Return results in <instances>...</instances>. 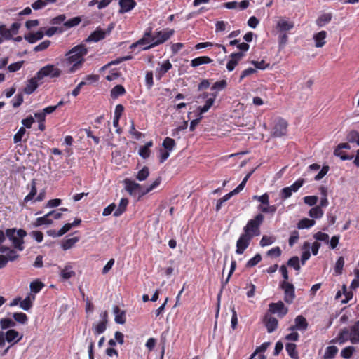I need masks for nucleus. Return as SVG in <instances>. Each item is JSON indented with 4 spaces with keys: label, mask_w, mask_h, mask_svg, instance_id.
<instances>
[{
    "label": "nucleus",
    "mask_w": 359,
    "mask_h": 359,
    "mask_svg": "<svg viewBox=\"0 0 359 359\" xmlns=\"http://www.w3.org/2000/svg\"><path fill=\"white\" fill-rule=\"evenodd\" d=\"M88 49L83 44L77 45L69 50L62 61V67L67 73L72 74L81 69L85 62Z\"/></svg>",
    "instance_id": "obj_1"
},
{
    "label": "nucleus",
    "mask_w": 359,
    "mask_h": 359,
    "mask_svg": "<svg viewBox=\"0 0 359 359\" xmlns=\"http://www.w3.org/2000/svg\"><path fill=\"white\" fill-rule=\"evenodd\" d=\"M6 235L12 242L14 248L20 251L24 249V238L27 233L22 229H8L6 231Z\"/></svg>",
    "instance_id": "obj_2"
},
{
    "label": "nucleus",
    "mask_w": 359,
    "mask_h": 359,
    "mask_svg": "<svg viewBox=\"0 0 359 359\" xmlns=\"http://www.w3.org/2000/svg\"><path fill=\"white\" fill-rule=\"evenodd\" d=\"M252 198L259 203V205L257 208L260 212L259 213L273 215L276 212L277 207L275 205H270L269 195L267 193H264L261 196L254 195Z\"/></svg>",
    "instance_id": "obj_3"
},
{
    "label": "nucleus",
    "mask_w": 359,
    "mask_h": 359,
    "mask_svg": "<svg viewBox=\"0 0 359 359\" xmlns=\"http://www.w3.org/2000/svg\"><path fill=\"white\" fill-rule=\"evenodd\" d=\"M264 217L262 213H258L253 219H250L244 227V233L253 237L260 233L259 226L264 221Z\"/></svg>",
    "instance_id": "obj_4"
},
{
    "label": "nucleus",
    "mask_w": 359,
    "mask_h": 359,
    "mask_svg": "<svg viewBox=\"0 0 359 359\" xmlns=\"http://www.w3.org/2000/svg\"><path fill=\"white\" fill-rule=\"evenodd\" d=\"M217 97V94L213 93L211 97H209L206 101L205 104L203 106H200L197 108V111L198 112V117L194 120H192L190 123V130L194 131L196 127V126L199 123L202 118V115L207 112L211 107L215 103V99Z\"/></svg>",
    "instance_id": "obj_5"
},
{
    "label": "nucleus",
    "mask_w": 359,
    "mask_h": 359,
    "mask_svg": "<svg viewBox=\"0 0 359 359\" xmlns=\"http://www.w3.org/2000/svg\"><path fill=\"white\" fill-rule=\"evenodd\" d=\"M61 70L53 65H47L37 72V78L43 80L45 77L56 78L61 74Z\"/></svg>",
    "instance_id": "obj_6"
},
{
    "label": "nucleus",
    "mask_w": 359,
    "mask_h": 359,
    "mask_svg": "<svg viewBox=\"0 0 359 359\" xmlns=\"http://www.w3.org/2000/svg\"><path fill=\"white\" fill-rule=\"evenodd\" d=\"M287 123L281 118L274 119L271 129V135L280 137L287 134Z\"/></svg>",
    "instance_id": "obj_7"
},
{
    "label": "nucleus",
    "mask_w": 359,
    "mask_h": 359,
    "mask_svg": "<svg viewBox=\"0 0 359 359\" xmlns=\"http://www.w3.org/2000/svg\"><path fill=\"white\" fill-rule=\"evenodd\" d=\"M100 320L94 323L92 326V330L95 336H98L105 332L108 323V313L107 311H102L100 313Z\"/></svg>",
    "instance_id": "obj_8"
},
{
    "label": "nucleus",
    "mask_w": 359,
    "mask_h": 359,
    "mask_svg": "<svg viewBox=\"0 0 359 359\" xmlns=\"http://www.w3.org/2000/svg\"><path fill=\"white\" fill-rule=\"evenodd\" d=\"M113 28L114 25L112 24L109 25L107 29H103L101 27H97L96 29L86 39V41L98 42L99 41L105 39L107 36L109 35Z\"/></svg>",
    "instance_id": "obj_9"
},
{
    "label": "nucleus",
    "mask_w": 359,
    "mask_h": 359,
    "mask_svg": "<svg viewBox=\"0 0 359 359\" xmlns=\"http://www.w3.org/2000/svg\"><path fill=\"white\" fill-rule=\"evenodd\" d=\"M305 183V180L299 178L296 180L291 186L283 188L280 191V196L283 200L290 198L293 193L298 191V190Z\"/></svg>",
    "instance_id": "obj_10"
},
{
    "label": "nucleus",
    "mask_w": 359,
    "mask_h": 359,
    "mask_svg": "<svg viewBox=\"0 0 359 359\" xmlns=\"http://www.w3.org/2000/svg\"><path fill=\"white\" fill-rule=\"evenodd\" d=\"M173 34V31H160L151 34L152 43L150 46L153 48L163 43Z\"/></svg>",
    "instance_id": "obj_11"
},
{
    "label": "nucleus",
    "mask_w": 359,
    "mask_h": 359,
    "mask_svg": "<svg viewBox=\"0 0 359 359\" xmlns=\"http://www.w3.org/2000/svg\"><path fill=\"white\" fill-rule=\"evenodd\" d=\"M125 189L130 195H137L142 196V191L144 190V188H142V186L135 182V181L130 180L129 179H126L124 180Z\"/></svg>",
    "instance_id": "obj_12"
},
{
    "label": "nucleus",
    "mask_w": 359,
    "mask_h": 359,
    "mask_svg": "<svg viewBox=\"0 0 359 359\" xmlns=\"http://www.w3.org/2000/svg\"><path fill=\"white\" fill-rule=\"evenodd\" d=\"M252 237L243 233L241 235L236 243V252L238 255L243 253L245 250L248 247Z\"/></svg>",
    "instance_id": "obj_13"
},
{
    "label": "nucleus",
    "mask_w": 359,
    "mask_h": 359,
    "mask_svg": "<svg viewBox=\"0 0 359 359\" xmlns=\"http://www.w3.org/2000/svg\"><path fill=\"white\" fill-rule=\"evenodd\" d=\"M281 287L284 290L285 293V301L290 304L294 299V287L292 284L288 283L287 281H283L281 283Z\"/></svg>",
    "instance_id": "obj_14"
},
{
    "label": "nucleus",
    "mask_w": 359,
    "mask_h": 359,
    "mask_svg": "<svg viewBox=\"0 0 359 359\" xmlns=\"http://www.w3.org/2000/svg\"><path fill=\"white\" fill-rule=\"evenodd\" d=\"M227 86V82L226 80H221L215 82L211 87V90L213 91L212 94H209L208 93H203L198 96V98L206 99V100L212 97L213 93H216L219 91L224 90Z\"/></svg>",
    "instance_id": "obj_15"
},
{
    "label": "nucleus",
    "mask_w": 359,
    "mask_h": 359,
    "mask_svg": "<svg viewBox=\"0 0 359 359\" xmlns=\"http://www.w3.org/2000/svg\"><path fill=\"white\" fill-rule=\"evenodd\" d=\"M22 337V334L13 329L8 330L7 332H4L5 341L12 346L20 341Z\"/></svg>",
    "instance_id": "obj_16"
},
{
    "label": "nucleus",
    "mask_w": 359,
    "mask_h": 359,
    "mask_svg": "<svg viewBox=\"0 0 359 359\" xmlns=\"http://www.w3.org/2000/svg\"><path fill=\"white\" fill-rule=\"evenodd\" d=\"M269 309L271 313H276L280 317H283L288 311L287 308L285 306L281 301L270 304Z\"/></svg>",
    "instance_id": "obj_17"
},
{
    "label": "nucleus",
    "mask_w": 359,
    "mask_h": 359,
    "mask_svg": "<svg viewBox=\"0 0 359 359\" xmlns=\"http://www.w3.org/2000/svg\"><path fill=\"white\" fill-rule=\"evenodd\" d=\"M159 67L156 70V76L161 79L170 69L172 65L169 60H165L161 63H159Z\"/></svg>",
    "instance_id": "obj_18"
},
{
    "label": "nucleus",
    "mask_w": 359,
    "mask_h": 359,
    "mask_svg": "<svg viewBox=\"0 0 359 359\" xmlns=\"http://www.w3.org/2000/svg\"><path fill=\"white\" fill-rule=\"evenodd\" d=\"M244 57V54L243 53H232L230 55V60L226 64V68L229 72L233 71L236 65L238 64L239 61Z\"/></svg>",
    "instance_id": "obj_19"
},
{
    "label": "nucleus",
    "mask_w": 359,
    "mask_h": 359,
    "mask_svg": "<svg viewBox=\"0 0 359 359\" xmlns=\"http://www.w3.org/2000/svg\"><path fill=\"white\" fill-rule=\"evenodd\" d=\"M41 79L37 78V74L27 81V83L25 88V92L27 94H32L39 86V83L41 82Z\"/></svg>",
    "instance_id": "obj_20"
},
{
    "label": "nucleus",
    "mask_w": 359,
    "mask_h": 359,
    "mask_svg": "<svg viewBox=\"0 0 359 359\" xmlns=\"http://www.w3.org/2000/svg\"><path fill=\"white\" fill-rule=\"evenodd\" d=\"M120 6L119 13H125L132 11L136 6L135 0H119Z\"/></svg>",
    "instance_id": "obj_21"
},
{
    "label": "nucleus",
    "mask_w": 359,
    "mask_h": 359,
    "mask_svg": "<svg viewBox=\"0 0 359 359\" xmlns=\"http://www.w3.org/2000/svg\"><path fill=\"white\" fill-rule=\"evenodd\" d=\"M348 341H350L348 329L346 327L341 330L336 338L332 339L330 343H337L341 345Z\"/></svg>",
    "instance_id": "obj_22"
},
{
    "label": "nucleus",
    "mask_w": 359,
    "mask_h": 359,
    "mask_svg": "<svg viewBox=\"0 0 359 359\" xmlns=\"http://www.w3.org/2000/svg\"><path fill=\"white\" fill-rule=\"evenodd\" d=\"M307 327H308V323H307L306 318L304 316L299 315L294 319V325L291 327L290 328V330L291 331L296 330H306Z\"/></svg>",
    "instance_id": "obj_23"
},
{
    "label": "nucleus",
    "mask_w": 359,
    "mask_h": 359,
    "mask_svg": "<svg viewBox=\"0 0 359 359\" xmlns=\"http://www.w3.org/2000/svg\"><path fill=\"white\" fill-rule=\"evenodd\" d=\"M294 24L292 21L286 18H280L276 24L277 28L280 32H287L293 29Z\"/></svg>",
    "instance_id": "obj_24"
},
{
    "label": "nucleus",
    "mask_w": 359,
    "mask_h": 359,
    "mask_svg": "<svg viewBox=\"0 0 359 359\" xmlns=\"http://www.w3.org/2000/svg\"><path fill=\"white\" fill-rule=\"evenodd\" d=\"M327 32L320 31L313 34V39L316 48H321L326 43Z\"/></svg>",
    "instance_id": "obj_25"
},
{
    "label": "nucleus",
    "mask_w": 359,
    "mask_h": 359,
    "mask_svg": "<svg viewBox=\"0 0 359 359\" xmlns=\"http://www.w3.org/2000/svg\"><path fill=\"white\" fill-rule=\"evenodd\" d=\"M35 298L34 294L29 293L23 300L20 299V308L25 311H29L32 307Z\"/></svg>",
    "instance_id": "obj_26"
},
{
    "label": "nucleus",
    "mask_w": 359,
    "mask_h": 359,
    "mask_svg": "<svg viewBox=\"0 0 359 359\" xmlns=\"http://www.w3.org/2000/svg\"><path fill=\"white\" fill-rule=\"evenodd\" d=\"M350 341L353 344L359 343V326L353 325L348 327Z\"/></svg>",
    "instance_id": "obj_27"
},
{
    "label": "nucleus",
    "mask_w": 359,
    "mask_h": 359,
    "mask_svg": "<svg viewBox=\"0 0 359 359\" xmlns=\"http://www.w3.org/2000/svg\"><path fill=\"white\" fill-rule=\"evenodd\" d=\"M44 36V32L42 30H39L36 32H29L25 36V39L30 43H34L37 41L41 40Z\"/></svg>",
    "instance_id": "obj_28"
},
{
    "label": "nucleus",
    "mask_w": 359,
    "mask_h": 359,
    "mask_svg": "<svg viewBox=\"0 0 359 359\" xmlns=\"http://www.w3.org/2000/svg\"><path fill=\"white\" fill-rule=\"evenodd\" d=\"M153 146V142L149 141L145 145L140 147L138 154L144 159H147L151 154L150 148Z\"/></svg>",
    "instance_id": "obj_29"
},
{
    "label": "nucleus",
    "mask_w": 359,
    "mask_h": 359,
    "mask_svg": "<svg viewBox=\"0 0 359 359\" xmlns=\"http://www.w3.org/2000/svg\"><path fill=\"white\" fill-rule=\"evenodd\" d=\"M113 311L115 316V322L121 325L124 324L126 322L125 312L123 311H121L117 306H115L114 307Z\"/></svg>",
    "instance_id": "obj_30"
},
{
    "label": "nucleus",
    "mask_w": 359,
    "mask_h": 359,
    "mask_svg": "<svg viewBox=\"0 0 359 359\" xmlns=\"http://www.w3.org/2000/svg\"><path fill=\"white\" fill-rule=\"evenodd\" d=\"M53 222V220L50 219L49 212L43 217L36 218L34 223V226L37 227L42 225H50Z\"/></svg>",
    "instance_id": "obj_31"
},
{
    "label": "nucleus",
    "mask_w": 359,
    "mask_h": 359,
    "mask_svg": "<svg viewBox=\"0 0 359 359\" xmlns=\"http://www.w3.org/2000/svg\"><path fill=\"white\" fill-rule=\"evenodd\" d=\"M74 276L75 272L74 271L73 268L70 264L65 265V267L60 271V276L65 280L69 279Z\"/></svg>",
    "instance_id": "obj_32"
},
{
    "label": "nucleus",
    "mask_w": 359,
    "mask_h": 359,
    "mask_svg": "<svg viewBox=\"0 0 359 359\" xmlns=\"http://www.w3.org/2000/svg\"><path fill=\"white\" fill-rule=\"evenodd\" d=\"M136 48H138L139 50H146L153 47L150 46V45H148L144 40V39L142 37L135 43H132L130 46V48L132 50H135Z\"/></svg>",
    "instance_id": "obj_33"
},
{
    "label": "nucleus",
    "mask_w": 359,
    "mask_h": 359,
    "mask_svg": "<svg viewBox=\"0 0 359 359\" xmlns=\"http://www.w3.org/2000/svg\"><path fill=\"white\" fill-rule=\"evenodd\" d=\"M212 59L208 56H201L193 59L191 61V65L193 67H196L203 64H209L212 62Z\"/></svg>",
    "instance_id": "obj_34"
},
{
    "label": "nucleus",
    "mask_w": 359,
    "mask_h": 359,
    "mask_svg": "<svg viewBox=\"0 0 359 359\" xmlns=\"http://www.w3.org/2000/svg\"><path fill=\"white\" fill-rule=\"evenodd\" d=\"M310 248H311L310 243H309L307 241L304 243L302 248V257H301V261H302V264H304L306 261H307L310 258V256H311Z\"/></svg>",
    "instance_id": "obj_35"
},
{
    "label": "nucleus",
    "mask_w": 359,
    "mask_h": 359,
    "mask_svg": "<svg viewBox=\"0 0 359 359\" xmlns=\"http://www.w3.org/2000/svg\"><path fill=\"white\" fill-rule=\"evenodd\" d=\"M278 326V320L274 317L266 316V327L268 332H273Z\"/></svg>",
    "instance_id": "obj_36"
},
{
    "label": "nucleus",
    "mask_w": 359,
    "mask_h": 359,
    "mask_svg": "<svg viewBox=\"0 0 359 359\" xmlns=\"http://www.w3.org/2000/svg\"><path fill=\"white\" fill-rule=\"evenodd\" d=\"M316 224V222L314 219H311L309 218H304L299 221L297 223V228L299 229H309L312 226H313Z\"/></svg>",
    "instance_id": "obj_37"
},
{
    "label": "nucleus",
    "mask_w": 359,
    "mask_h": 359,
    "mask_svg": "<svg viewBox=\"0 0 359 359\" xmlns=\"http://www.w3.org/2000/svg\"><path fill=\"white\" fill-rule=\"evenodd\" d=\"M128 204V200L127 198H123L121 199L118 206L117 208H115V211L114 215L115 217H119L126 210V207Z\"/></svg>",
    "instance_id": "obj_38"
},
{
    "label": "nucleus",
    "mask_w": 359,
    "mask_h": 359,
    "mask_svg": "<svg viewBox=\"0 0 359 359\" xmlns=\"http://www.w3.org/2000/svg\"><path fill=\"white\" fill-rule=\"evenodd\" d=\"M337 353V347L334 346H330L325 348L323 358V359H333L334 358Z\"/></svg>",
    "instance_id": "obj_39"
},
{
    "label": "nucleus",
    "mask_w": 359,
    "mask_h": 359,
    "mask_svg": "<svg viewBox=\"0 0 359 359\" xmlns=\"http://www.w3.org/2000/svg\"><path fill=\"white\" fill-rule=\"evenodd\" d=\"M324 215V211L320 208V206H315L310 209L309 215L313 219H320Z\"/></svg>",
    "instance_id": "obj_40"
},
{
    "label": "nucleus",
    "mask_w": 359,
    "mask_h": 359,
    "mask_svg": "<svg viewBox=\"0 0 359 359\" xmlns=\"http://www.w3.org/2000/svg\"><path fill=\"white\" fill-rule=\"evenodd\" d=\"M79 241V238L76 236L67 238L62 242L61 246L64 250H67L72 248Z\"/></svg>",
    "instance_id": "obj_41"
},
{
    "label": "nucleus",
    "mask_w": 359,
    "mask_h": 359,
    "mask_svg": "<svg viewBox=\"0 0 359 359\" xmlns=\"http://www.w3.org/2000/svg\"><path fill=\"white\" fill-rule=\"evenodd\" d=\"M332 19V14L331 13H324L322 14L317 20H316V25L318 27H323L327 23L330 22Z\"/></svg>",
    "instance_id": "obj_42"
},
{
    "label": "nucleus",
    "mask_w": 359,
    "mask_h": 359,
    "mask_svg": "<svg viewBox=\"0 0 359 359\" xmlns=\"http://www.w3.org/2000/svg\"><path fill=\"white\" fill-rule=\"evenodd\" d=\"M285 349L288 355L293 359H299V353L296 348V345L289 343L286 345Z\"/></svg>",
    "instance_id": "obj_43"
},
{
    "label": "nucleus",
    "mask_w": 359,
    "mask_h": 359,
    "mask_svg": "<svg viewBox=\"0 0 359 359\" xmlns=\"http://www.w3.org/2000/svg\"><path fill=\"white\" fill-rule=\"evenodd\" d=\"M29 287L31 293L35 295V294L39 292L44 287V284L37 280L32 282Z\"/></svg>",
    "instance_id": "obj_44"
},
{
    "label": "nucleus",
    "mask_w": 359,
    "mask_h": 359,
    "mask_svg": "<svg viewBox=\"0 0 359 359\" xmlns=\"http://www.w3.org/2000/svg\"><path fill=\"white\" fill-rule=\"evenodd\" d=\"M355 351V348L352 346H348L343 348L341 351V356L344 359H349L351 358L354 352Z\"/></svg>",
    "instance_id": "obj_45"
},
{
    "label": "nucleus",
    "mask_w": 359,
    "mask_h": 359,
    "mask_svg": "<svg viewBox=\"0 0 359 359\" xmlns=\"http://www.w3.org/2000/svg\"><path fill=\"white\" fill-rule=\"evenodd\" d=\"M126 93L125 88L121 85H117L114 87L111 90V96L113 98L123 95Z\"/></svg>",
    "instance_id": "obj_46"
},
{
    "label": "nucleus",
    "mask_w": 359,
    "mask_h": 359,
    "mask_svg": "<svg viewBox=\"0 0 359 359\" xmlns=\"http://www.w3.org/2000/svg\"><path fill=\"white\" fill-rule=\"evenodd\" d=\"M163 147L165 150L171 152L175 147V142L173 139L167 137L163 140Z\"/></svg>",
    "instance_id": "obj_47"
},
{
    "label": "nucleus",
    "mask_w": 359,
    "mask_h": 359,
    "mask_svg": "<svg viewBox=\"0 0 359 359\" xmlns=\"http://www.w3.org/2000/svg\"><path fill=\"white\" fill-rule=\"evenodd\" d=\"M347 140L351 143H355L359 146V133L356 130L351 131L346 137Z\"/></svg>",
    "instance_id": "obj_48"
},
{
    "label": "nucleus",
    "mask_w": 359,
    "mask_h": 359,
    "mask_svg": "<svg viewBox=\"0 0 359 359\" xmlns=\"http://www.w3.org/2000/svg\"><path fill=\"white\" fill-rule=\"evenodd\" d=\"M149 175V170L147 166L142 168L136 175V178L139 181H144Z\"/></svg>",
    "instance_id": "obj_49"
},
{
    "label": "nucleus",
    "mask_w": 359,
    "mask_h": 359,
    "mask_svg": "<svg viewBox=\"0 0 359 359\" xmlns=\"http://www.w3.org/2000/svg\"><path fill=\"white\" fill-rule=\"evenodd\" d=\"M276 241V237L273 236H263L260 241V245L265 247L273 244Z\"/></svg>",
    "instance_id": "obj_50"
},
{
    "label": "nucleus",
    "mask_w": 359,
    "mask_h": 359,
    "mask_svg": "<svg viewBox=\"0 0 359 359\" xmlns=\"http://www.w3.org/2000/svg\"><path fill=\"white\" fill-rule=\"evenodd\" d=\"M161 182V178L160 177L156 179L150 185L144 188V190L142 191V195H145L156 189L160 184Z\"/></svg>",
    "instance_id": "obj_51"
},
{
    "label": "nucleus",
    "mask_w": 359,
    "mask_h": 359,
    "mask_svg": "<svg viewBox=\"0 0 359 359\" xmlns=\"http://www.w3.org/2000/svg\"><path fill=\"white\" fill-rule=\"evenodd\" d=\"M15 325L11 319L9 318H1L0 320V327L2 330H6L9 327H14Z\"/></svg>",
    "instance_id": "obj_52"
},
{
    "label": "nucleus",
    "mask_w": 359,
    "mask_h": 359,
    "mask_svg": "<svg viewBox=\"0 0 359 359\" xmlns=\"http://www.w3.org/2000/svg\"><path fill=\"white\" fill-rule=\"evenodd\" d=\"M334 155L337 157H339L343 161L351 160L353 158V156L346 155L343 150L337 147H336V149L334 151Z\"/></svg>",
    "instance_id": "obj_53"
},
{
    "label": "nucleus",
    "mask_w": 359,
    "mask_h": 359,
    "mask_svg": "<svg viewBox=\"0 0 359 359\" xmlns=\"http://www.w3.org/2000/svg\"><path fill=\"white\" fill-rule=\"evenodd\" d=\"M313 238L317 241H322L326 244H328V243H329V235L325 233H323L321 231H318L316 233H315L313 235Z\"/></svg>",
    "instance_id": "obj_54"
},
{
    "label": "nucleus",
    "mask_w": 359,
    "mask_h": 359,
    "mask_svg": "<svg viewBox=\"0 0 359 359\" xmlns=\"http://www.w3.org/2000/svg\"><path fill=\"white\" fill-rule=\"evenodd\" d=\"M13 317L15 321L21 324H25L28 320L27 315L24 313H14Z\"/></svg>",
    "instance_id": "obj_55"
},
{
    "label": "nucleus",
    "mask_w": 359,
    "mask_h": 359,
    "mask_svg": "<svg viewBox=\"0 0 359 359\" xmlns=\"http://www.w3.org/2000/svg\"><path fill=\"white\" fill-rule=\"evenodd\" d=\"M5 253L6 255H4V256H6L8 262H13L19 257L15 250H10L8 248Z\"/></svg>",
    "instance_id": "obj_56"
},
{
    "label": "nucleus",
    "mask_w": 359,
    "mask_h": 359,
    "mask_svg": "<svg viewBox=\"0 0 359 359\" xmlns=\"http://www.w3.org/2000/svg\"><path fill=\"white\" fill-rule=\"evenodd\" d=\"M81 21V20L80 17H74L65 22L64 25L67 28H70L78 25Z\"/></svg>",
    "instance_id": "obj_57"
},
{
    "label": "nucleus",
    "mask_w": 359,
    "mask_h": 359,
    "mask_svg": "<svg viewBox=\"0 0 359 359\" xmlns=\"http://www.w3.org/2000/svg\"><path fill=\"white\" fill-rule=\"evenodd\" d=\"M36 182L34 181L32 182V189L29 194H27L24 198V202L27 203L29 201L32 200L34 196L36 194Z\"/></svg>",
    "instance_id": "obj_58"
},
{
    "label": "nucleus",
    "mask_w": 359,
    "mask_h": 359,
    "mask_svg": "<svg viewBox=\"0 0 359 359\" xmlns=\"http://www.w3.org/2000/svg\"><path fill=\"white\" fill-rule=\"evenodd\" d=\"M0 35L3 37V39H8L12 37V33L11 29L6 27L5 25L0 26Z\"/></svg>",
    "instance_id": "obj_59"
},
{
    "label": "nucleus",
    "mask_w": 359,
    "mask_h": 359,
    "mask_svg": "<svg viewBox=\"0 0 359 359\" xmlns=\"http://www.w3.org/2000/svg\"><path fill=\"white\" fill-rule=\"evenodd\" d=\"M318 198L316 196H307L303 198L304 203L309 206L315 205L318 202Z\"/></svg>",
    "instance_id": "obj_60"
},
{
    "label": "nucleus",
    "mask_w": 359,
    "mask_h": 359,
    "mask_svg": "<svg viewBox=\"0 0 359 359\" xmlns=\"http://www.w3.org/2000/svg\"><path fill=\"white\" fill-rule=\"evenodd\" d=\"M26 133V130L24 127L20 128L16 134L13 137L14 143H18L22 141L23 136Z\"/></svg>",
    "instance_id": "obj_61"
},
{
    "label": "nucleus",
    "mask_w": 359,
    "mask_h": 359,
    "mask_svg": "<svg viewBox=\"0 0 359 359\" xmlns=\"http://www.w3.org/2000/svg\"><path fill=\"white\" fill-rule=\"evenodd\" d=\"M48 5V3L46 0H36L32 4V7L34 10L42 9Z\"/></svg>",
    "instance_id": "obj_62"
},
{
    "label": "nucleus",
    "mask_w": 359,
    "mask_h": 359,
    "mask_svg": "<svg viewBox=\"0 0 359 359\" xmlns=\"http://www.w3.org/2000/svg\"><path fill=\"white\" fill-rule=\"evenodd\" d=\"M288 266L293 267L295 270H299V257L295 256L290 258L287 262Z\"/></svg>",
    "instance_id": "obj_63"
},
{
    "label": "nucleus",
    "mask_w": 359,
    "mask_h": 359,
    "mask_svg": "<svg viewBox=\"0 0 359 359\" xmlns=\"http://www.w3.org/2000/svg\"><path fill=\"white\" fill-rule=\"evenodd\" d=\"M50 45V41L49 40H45L40 43L39 45L34 47V50L35 52H39L46 50Z\"/></svg>",
    "instance_id": "obj_64"
}]
</instances>
